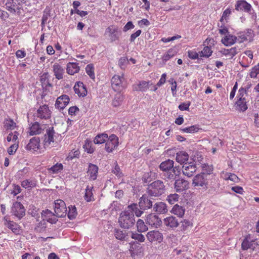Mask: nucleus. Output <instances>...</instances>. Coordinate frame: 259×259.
I'll return each instance as SVG.
<instances>
[{
    "label": "nucleus",
    "instance_id": "13d9d810",
    "mask_svg": "<svg viewBox=\"0 0 259 259\" xmlns=\"http://www.w3.org/2000/svg\"><path fill=\"white\" fill-rule=\"evenodd\" d=\"M179 198V195L176 193L171 194L167 196L166 200L171 204L177 202Z\"/></svg>",
    "mask_w": 259,
    "mask_h": 259
},
{
    "label": "nucleus",
    "instance_id": "e2e57ef3",
    "mask_svg": "<svg viewBox=\"0 0 259 259\" xmlns=\"http://www.w3.org/2000/svg\"><path fill=\"white\" fill-rule=\"evenodd\" d=\"M21 185L23 188L30 189L35 186V184L32 181L26 180L22 182Z\"/></svg>",
    "mask_w": 259,
    "mask_h": 259
},
{
    "label": "nucleus",
    "instance_id": "a19ab883",
    "mask_svg": "<svg viewBox=\"0 0 259 259\" xmlns=\"http://www.w3.org/2000/svg\"><path fill=\"white\" fill-rule=\"evenodd\" d=\"M108 138V135L107 134H101L97 135L94 139V142L95 144H101L106 143V141Z\"/></svg>",
    "mask_w": 259,
    "mask_h": 259
},
{
    "label": "nucleus",
    "instance_id": "c756f323",
    "mask_svg": "<svg viewBox=\"0 0 259 259\" xmlns=\"http://www.w3.org/2000/svg\"><path fill=\"white\" fill-rule=\"evenodd\" d=\"M189 158V154L185 151H180L177 153L176 160L180 164H185Z\"/></svg>",
    "mask_w": 259,
    "mask_h": 259
},
{
    "label": "nucleus",
    "instance_id": "4468645a",
    "mask_svg": "<svg viewBox=\"0 0 259 259\" xmlns=\"http://www.w3.org/2000/svg\"><path fill=\"white\" fill-rule=\"evenodd\" d=\"M146 237L151 243L155 242L160 243L163 239L162 234L158 230L149 231L146 234Z\"/></svg>",
    "mask_w": 259,
    "mask_h": 259
},
{
    "label": "nucleus",
    "instance_id": "c9c22d12",
    "mask_svg": "<svg viewBox=\"0 0 259 259\" xmlns=\"http://www.w3.org/2000/svg\"><path fill=\"white\" fill-rule=\"evenodd\" d=\"M64 166L61 163L57 162L50 168H48L49 174L51 175L58 174L63 169Z\"/></svg>",
    "mask_w": 259,
    "mask_h": 259
},
{
    "label": "nucleus",
    "instance_id": "0eeeda50",
    "mask_svg": "<svg viewBox=\"0 0 259 259\" xmlns=\"http://www.w3.org/2000/svg\"><path fill=\"white\" fill-rule=\"evenodd\" d=\"M124 78L123 75H114L111 78V83L113 90L117 92H121L124 89L123 82Z\"/></svg>",
    "mask_w": 259,
    "mask_h": 259
},
{
    "label": "nucleus",
    "instance_id": "ea45409f",
    "mask_svg": "<svg viewBox=\"0 0 259 259\" xmlns=\"http://www.w3.org/2000/svg\"><path fill=\"white\" fill-rule=\"evenodd\" d=\"M123 99V96L120 94V92H118L115 95L112 100V105L115 107L119 106L122 104Z\"/></svg>",
    "mask_w": 259,
    "mask_h": 259
},
{
    "label": "nucleus",
    "instance_id": "338daca9",
    "mask_svg": "<svg viewBox=\"0 0 259 259\" xmlns=\"http://www.w3.org/2000/svg\"><path fill=\"white\" fill-rule=\"evenodd\" d=\"M188 56L189 58L195 60L199 57V54L194 50H189L188 52Z\"/></svg>",
    "mask_w": 259,
    "mask_h": 259
},
{
    "label": "nucleus",
    "instance_id": "20e7f679",
    "mask_svg": "<svg viewBox=\"0 0 259 259\" xmlns=\"http://www.w3.org/2000/svg\"><path fill=\"white\" fill-rule=\"evenodd\" d=\"M104 35L110 42H112L119 40L121 31L118 26L111 25L106 29Z\"/></svg>",
    "mask_w": 259,
    "mask_h": 259
},
{
    "label": "nucleus",
    "instance_id": "864d4df0",
    "mask_svg": "<svg viewBox=\"0 0 259 259\" xmlns=\"http://www.w3.org/2000/svg\"><path fill=\"white\" fill-rule=\"evenodd\" d=\"M85 71L87 74L92 79H95V73H94V67L93 64H90L87 65L85 67Z\"/></svg>",
    "mask_w": 259,
    "mask_h": 259
},
{
    "label": "nucleus",
    "instance_id": "cd10ccee",
    "mask_svg": "<svg viewBox=\"0 0 259 259\" xmlns=\"http://www.w3.org/2000/svg\"><path fill=\"white\" fill-rule=\"evenodd\" d=\"M80 70L78 64L74 62H69L67 64L66 71L67 73L69 75H74L78 73Z\"/></svg>",
    "mask_w": 259,
    "mask_h": 259
},
{
    "label": "nucleus",
    "instance_id": "393cba45",
    "mask_svg": "<svg viewBox=\"0 0 259 259\" xmlns=\"http://www.w3.org/2000/svg\"><path fill=\"white\" fill-rule=\"evenodd\" d=\"M251 9V6L243 0L237 1L235 5V10L237 11L243 10L246 12H249Z\"/></svg>",
    "mask_w": 259,
    "mask_h": 259
},
{
    "label": "nucleus",
    "instance_id": "052dcab7",
    "mask_svg": "<svg viewBox=\"0 0 259 259\" xmlns=\"http://www.w3.org/2000/svg\"><path fill=\"white\" fill-rule=\"evenodd\" d=\"M21 189L19 185L13 184L12 188L10 190V193L14 196H16L21 192Z\"/></svg>",
    "mask_w": 259,
    "mask_h": 259
},
{
    "label": "nucleus",
    "instance_id": "603ef678",
    "mask_svg": "<svg viewBox=\"0 0 259 259\" xmlns=\"http://www.w3.org/2000/svg\"><path fill=\"white\" fill-rule=\"evenodd\" d=\"M232 12L230 8L226 9L223 13L222 17L220 19V22L221 23L227 22Z\"/></svg>",
    "mask_w": 259,
    "mask_h": 259
},
{
    "label": "nucleus",
    "instance_id": "0e129e2a",
    "mask_svg": "<svg viewBox=\"0 0 259 259\" xmlns=\"http://www.w3.org/2000/svg\"><path fill=\"white\" fill-rule=\"evenodd\" d=\"M132 238L135 240L139 241L140 242H144L145 239L143 235L137 233H133L132 235Z\"/></svg>",
    "mask_w": 259,
    "mask_h": 259
},
{
    "label": "nucleus",
    "instance_id": "e433bc0d",
    "mask_svg": "<svg viewBox=\"0 0 259 259\" xmlns=\"http://www.w3.org/2000/svg\"><path fill=\"white\" fill-rule=\"evenodd\" d=\"M163 223L165 225L170 228L177 227L179 225L177 220L172 216L168 217L164 219Z\"/></svg>",
    "mask_w": 259,
    "mask_h": 259
},
{
    "label": "nucleus",
    "instance_id": "69168bd1",
    "mask_svg": "<svg viewBox=\"0 0 259 259\" xmlns=\"http://www.w3.org/2000/svg\"><path fill=\"white\" fill-rule=\"evenodd\" d=\"M115 164V166L112 169V172L117 177L120 178L123 176V174L116 162Z\"/></svg>",
    "mask_w": 259,
    "mask_h": 259
},
{
    "label": "nucleus",
    "instance_id": "4d7b16f0",
    "mask_svg": "<svg viewBox=\"0 0 259 259\" xmlns=\"http://www.w3.org/2000/svg\"><path fill=\"white\" fill-rule=\"evenodd\" d=\"M259 74V63L252 67L249 73V76L252 78H255Z\"/></svg>",
    "mask_w": 259,
    "mask_h": 259
},
{
    "label": "nucleus",
    "instance_id": "de8ad7c7",
    "mask_svg": "<svg viewBox=\"0 0 259 259\" xmlns=\"http://www.w3.org/2000/svg\"><path fill=\"white\" fill-rule=\"evenodd\" d=\"M176 55V51L172 49H169L162 57L163 62H166Z\"/></svg>",
    "mask_w": 259,
    "mask_h": 259
},
{
    "label": "nucleus",
    "instance_id": "09e8293b",
    "mask_svg": "<svg viewBox=\"0 0 259 259\" xmlns=\"http://www.w3.org/2000/svg\"><path fill=\"white\" fill-rule=\"evenodd\" d=\"M19 135V133L18 132H11L10 133L7 137V140L8 142H13L14 143H19L18 141V137Z\"/></svg>",
    "mask_w": 259,
    "mask_h": 259
},
{
    "label": "nucleus",
    "instance_id": "c03bdc74",
    "mask_svg": "<svg viewBox=\"0 0 259 259\" xmlns=\"http://www.w3.org/2000/svg\"><path fill=\"white\" fill-rule=\"evenodd\" d=\"M202 171L204 174L207 175V177H208L212 173L213 171V167L212 165H208L207 163H203L201 165Z\"/></svg>",
    "mask_w": 259,
    "mask_h": 259
},
{
    "label": "nucleus",
    "instance_id": "c85d7f7f",
    "mask_svg": "<svg viewBox=\"0 0 259 259\" xmlns=\"http://www.w3.org/2000/svg\"><path fill=\"white\" fill-rule=\"evenodd\" d=\"M222 42L226 46H230L238 42L237 37L232 34L226 35L222 39Z\"/></svg>",
    "mask_w": 259,
    "mask_h": 259
},
{
    "label": "nucleus",
    "instance_id": "680f3d73",
    "mask_svg": "<svg viewBox=\"0 0 259 259\" xmlns=\"http://www.w3.org/2000/svg\"><path fill=\"white\" fill-rule=\"evenodd\" d=\"M247 95V92H246V90L242 87L238 90L237 98L239 99H246Z\"/></svg>",
    "mask_w": 259,
    "mask_h": 259
},
{
    "label": "nucleus",
    "instance_id": "a211bd4d",
    "mask_svg": "<svg viewBox=\"0 0 259 259\" xmlns=\"http://www.w3.org/2000/svg\"><path fill=\"white\" fill-rule=\"evenodd\" d=\"M145 221L147 224L156 228L159 226L161 223L160 219L158 216L153 213H150L147 215Z\"/></svg>",
    "mask_w": 259,
    "mask_h": 259
},
{
    "label": "nucleus",
    "instance_id": "6ab92c4d",
    "mask_svg": "<svg viewBox=\"0 0 259 259\" xmlns=\"http://www.w3.org/2000/svg\"><path fill=\"white\" fill-rule=\"evenodd\" d=\"M70 98L68 95H63L59 97L56 101L55 106L60 109H63L69 103Z\"/></svg>",
    "mask_w": 259,
    "mask_h": 259
},
{
    "label": "nucleus",
    "instance_id": "9d476101",
    "mask_svg": "<svg viewBox=\"0 0 259 259\" xmlns=\"http://www.w3.org/2000/svg\"><path fill=\"white\" fill-rule=\"evenodd\" d=\"M54 211L57 217H65L67 213L65 203L62 200H57L54 202Z\"/></svg>",
    "mask_w": 259,
    "mask_h": 259
},
{
    "label": "nucleus",
    "instance_id": "7c9ffc66",
    "mask_svg": "<svg viewBox=\"0 0 259 259\" xmlns=\"http://www.w3.org/2000/svg\"><path fill=\"white\" fill-rule=\"evenodd\" d=\"M235 106L236 109L240 112H244L248 109L246 99H237Z\"/></svg>",
    "mask_w": 259,
    "mask_h": 259
},
{
    "label": "nucleus",
    "instance_id": "58836bf2",
    "mask_svg": "<svg viewBox=\"0 0 259 259\" xmlns=\"http://www.w3.org/2000/svg\"><path fill=\"white\" fill-rule=\"evenodd\" d=\"M174 161L168 159L161 163L159 165L160 169L162 171H168L174 167Z\"/></svg>",
    "mask_w": 259,
    "mask_h": 259
},
{
    "label": "nucleus",
    "instance_id": "a18cd8bd",
    "mask_svg": "<svg viewBox=\"0 0 259 259\" xmlns=\"http://www.w3.org/2000/svg\"><path fill=\"white\" fill-rule=\"evenodd\" d=\"M199 129V125H193L189 127L181 128L180 130L183 133L192 134L198 132Z\"/></svg>",
    "mask_w": 259,
    "mask_h": 259
},
{
    "label": "nucleus",
    "instance_id": "5fc2aeb1",
    "mask_svg": "<svg viewBox=\"0 0 259 259\" xmlns=\"http://www.w3.org/2000/svg\"><path fill=\"white\" fill-rule=\"evenodd\" d=\"M77 214V210L75 206L70 205L68 207V217L70 219H74Z\"/></svg>",
    "mask_w": 259,
    "mask_h": 259
},
{
    "label": "nucleus",
    "instance_id": "473e14b6",
    "mask_svg": "<svg viewBox=\"0 0 259 259\" xmlns=\"http://www.w3.org/2000/svg\"><path fill=\"white\" fill-rule=\"evenodd\" d=\"M3 123L4 127L6 130L13 131L18 127L17 123L10 117L5 118Z\"/></svg>",
    "mask_w": 259,
    "mask_h": 259
},
{
    "label": "nucleus",
    "instance_id": "bf43d9fd",
    "mask_svg": "<svg viewBox=\"0 0 259 259\" xmlns=\"http://www.w3.org/2000/svg\"><path fill=\"white\" fill-rule=\"evenodd\" d=\"M127 234L125 232L120 230H116L115 232V237L117 239L123 240Z\"/></svg>",
    "mask_w": 259,
    "mask_h": 259
},
{
    "label": "nucleus",
    "instance_id": "72a5a7b5",
    "mask_svg": "<svg viewBox=\"0 0 259 259\" xmlns=\"http://www.w3.org/2000/svg\"><path fill=\"white\" fill-rule=\"evenodd\" d=\"M221 53L228 58L232 59L238 53V52L236 47H232L230 49H223Z\"/></svg>",
    "mask_w": 259,
    "mask_h": 259
},
{
    "label": "nucleus",
    "instance_id": "f03ea898",
    "mask_svg": "<svg viewBox=\"0 0 259 259\" xmlns=\"http://www.w3.org/2000/svg\"><path fill=\"white\" fill-rule=\"evenodd\" d=\"M165 186L162 181L157 180L152 183L148 187V193L151 196L158 197L164 193Z\"/></svg>",
    "mask_w": 259,
    "mask_h": 259
},
{
    "label": "nucleus",
    "instance_id": "3c124183",
    "mask_svg": "<svg viewBox=\"0 0 259 259\" xmlns=\"http://www.w3.org/2000/svg\"><path fill=\"white\" fill-rule=\"evenodd\" d=\"M137 228L139 232H144L148 230V227L145 224L144 221L139 219L137 222Z\"/></svg>",
    "mask_w": 259,
    "mask_h": 259
},
{
    "label": "nucleus",
    "instance_id": "f8f14e48",
    "mask_svg": "<svg viewBox=\"0 0 259 259\" xmlns=\"http://www.w3.org/2000/svg\"><path fill=\"white\" fill-rule=\"evenodd\" d=\"M254 37V33L252 30L248 29L244 31L240 32L237 34V41L239 43L244 41L252 40Z\"/></svg>",
    "mask_w": 259,
    "mask_h": 259
},
{
    "label": "nucleus",
    "instance_id": "79ce46f5",
    "mask_svg": "<svg viewBox=\"0 0 259 259\" xmlns=\"http://www.w3.org/2000/svg\"><path fill=\"white\" fill-rule=\"evenodd\" d=\"M222 177L226 180H230L235 183H238L239 181L238 177L234 174L223 172Z\"/></svg>",
    "mask_w": 259,
    "mask_h": 259
},
{
    "label": "nucleus",
    "instance_id": "f704fd0d",
    "mask_svg": "<svg viewBox=\"0 0 259 259\" xmlns=\"http://www.w3.org/2000/svg\"><path fill=\"white\" fill-rule=\"evenodd\" d=\"M94 187L93 186L88 185L86 187L84 199L87 202H91L95 200L93 190Z\"/></svg>",
    "mask_w": 259,
    "mask_h": 259
},
{
    "label": "nucleus",
    "instance_id": "49530a36",
    "mask_svg": "<svg viewBox=\"0 0 259 259\" xmlns=\"http://www.w3.org/2000/svg\"><path fill=\"white\" fill-rule=\"evenodd\" d=\"M83 148L87 153H93L95 151V147L93 146V144L92 142L89 140L87 139L85 141V143L83 145Z\"/></svg>",
    "mask_w": 259,
    "mask_h": 259
},
{
    "label": "nucleus",
    "instance_id": "6e6552de",
    "mask_svg": "<svg viewBox=\"0 0 259 259\" xmlns=\"http://www.w3.org/2000/svg\"><path fill=\"white\" fill-rule=\"evenodd\" d=\"M3 220L4 225L11 230L14 234L18 235L22 233L23 229L21 227L13 221L10 220L8 216H5Z\"/></svg>",
    "mask_w": 259,
    "mask_h": 259
},
{
    "label": "nucleus",
    "instance_id": "1a4fd4ad",
    "mask_svg": "<svg viewBox=\"0 0 259 259\" xmlns=\"http://www.w3.org/2000/svg\"><path fill=\"white\" fill-rule=\"evenodd\" d=\"M40 139L38 137H33L30 139L28 143L26 146V149L33 153H40Z\"/></svg>",
    "mask_w": 259,
    "mask_h": 259
},
{
    "label": "nucleus",
    "instance_id": "37998d69",
    "mask_svg": "<svg viewBox=\"0 0 259 259\" xmlns=\"http://www.w3.org/2000/svg\"><path fill=\"white\" fill-rule=\"evenodd\" d=\"M185 210V209L182 206L176 204L173 207L172 212L179 217L181 218L184 215Z\"/></svg>",
    "mask_w": 259,
    "mask_h": 259
},
{
    "label": "nucleus",
    "instance_id": "bb28decb",
    "mask_svg": "<svg viewBox=\"0 0 259 259\" xmlns=\"http://www.w3.org/2000/svg\"><path fill=\"white\" fill-rule=\"evenodd\" d=\"M139 205L141 209H147L152 207V202L147 197L143 195L140 199Z\"/></svg>",
    "mask_w": 259,
    "mask_h": 259
},
{
    "label": "nucleus",
    "instance_id": "2eb2a0df",
    "mask_svg": "<svg viewBox=\"0 0 259 259\" xmlns=\"http://www.w3.org/2000/svg\"><path fill=\"white\" fill-rule=\"evenodd\" d=\"M52 112L47 105L40 106L36 112L37 117L41 119H48L51 116Z\"/></svg>",
    "mask_w": 259,
    "mask_h": 259
},
{
    "label": "nucleus",
    "instance_id": "412c9836",
    "mask_svg": "<svg viewBox=\"0 0 259 259\" xmlns=\"http://www.w3.org/2000/svg\"><path fill=\"white\" fill-rule=\"evenodd\" d=\"M42 218L43 220L46 221L51 224H54L56 223L57 219L56 214L53 213V212L48 210H43L42 213Z\"/></svg>",
    "mask_w": 259,
    "mask_h": 259
},
{
    "label": "nucleus",
    "instance_id": "39448f33",
    "mask_svg": "<svg viewBox=\"0 0 259 259\" xmlns=\"http://www.w3.org/2000/svg\"><path fill=\"white\" fill-rule=\"evenodd\" d=\"M6 6L7 10L12 13L19 16L23 13V5L18 0H8Z\"/></svg>",
    "mask_w": 259,
    "mask_h": 259
},
{
    "label": "nucleus",
    "instance_id": "8fccbe9b",
    "mask_svg": "<svg viewBox=\"0 0 259 259\" xmlns=\"http://www.w3.org/2000/svg\"><path fill=\"white\" fill-rule=\"evenodd\" d=\"M244 53L249 58L250 60L248 62V63L246 64L244 63L243 61L242 62H240V63L242 67L247 68L249 66L250 64L251 63L252 60L253 58V52L251 50H246L244 52Z\"/></svg>",
    "mask_w": 259,
    "mask_h": 259
},
{
    "label": "nucleus",
    "instance_id": "423d86ee",
    "mask_svg": "<svg viewBox=\"0 0 259 259\" xmlns=\"http://www.w3.org/2000/svg\"><path fill=\"white\" fill-rule=\"evenodd\" d=\"M118 145V137L115 134H111L108 136L106 141L104 149L107 153H112L117 148Z\"/></svg>",
    "mask_w": 259,
    "mask_h": 259
},
{
    "label": "nucleus",
    "instance_id": "f257e3e1",
    "mask_svg": "<svg viewBox=\"0 0 259 259\" xmlns=\"http://www.w3.org/2000/svg\"><path fill=\"white\" fill-rule=\"evenodd\" d=\"M134 214L128 211H122L118 219V223L121 228L128 229L135 224Z\"/></svg>",
    "mask_w": 259,
    "mask_h": 259
},
{
    "label": "nucleus",
    "instance_id": "a878e982",
    "mask_svg": "<svg viewBox=\"0 0 259 259\" xmlns=\"http://www.w3.org/2000/svg\"><path fill=\"white\" fill-rule=\"evenodd\" d=\"M149 86L150 81L142 80L139 81L137 84L134 85L133 88L134 91L144 92L148 90Z\"/></svg>",
    "mask_w": 259,
    "mask_h": 259
},
{
    "label": "nucleus",
    "instance_id": "4c0bfd02",
    "mask_svg": "<svg viewBox=\"0 0 259 259\" xmlns=\"http://www.w3.org/2000/svg\"><path fill=\"white\" fill-rule=\"evenodd\" d=\"M154 209L159 213H164L167 211L166 204L162 202H158L155 203L154 205Z\"/></svg>",
    "mask_w": 259,
    "mask_h": 259
},
{
    "label": "nucleus",
    "instance_id": "9b49d317",
    "mask_svg": "<svg viewBox=\"0 0 259 259\" xmlns=\"http://www.w3.org/2000/svg\"><path fill=\"white\" fill-rule=\"evenodd\" d=\"M11 212L16 217L21 219L25 214V209L20 202H16L13 204Z\"/></svg>",
    "mask_w": 259,
    "mask_h": 259
},
{
    "label": "nucleus",
    "instance_id": "4be33fe9",
    "mask_svg": "<svg viewBox=\"0 0 259 259\" xmlns=\"http://www.w3.org/2000/svg\"><path fill=\"white\" fill-rule=\"evenodd\" d=\"M53 71L56 78L60 80L63 78L64 70L63 67L58 63H55L53 65Z\"/></svg>",
    "mask_w": 259,
    "mask_h": 259
},
{
    "label": "nucleus",
    "instance_id": "aec40b11",
    "mask_svg": "<svg viewBox=\"0 0 259 259\" xmlns=\"http://www.w3.org/2000/svg\"><path fill=\"white\" fill-rule=\"evenodd\" d=\"M189 183L184 179H179L175 181V189L178 192H183L189 188Z\"/></svg>",
    "mask_w": 259,
    "mask_h": 259
},
{
    "label": "nucleus",
    "instance_id": "5701e85b",
    "mask_svg": "<svg viewBox=\"0 0 259 259\" xmlns=\"http://www.w3.org/2000/svg\"><path fill=\"white\" fill-rule=\"evenodd\" d=\"M43 131L40 124L38 122H35L30 126L28 131V134L30 136H34L40 134Z\"/></svg>",
    "mask_w": 259,
    "mask_h": 259
},
{
    "label": "nucleus",
    "instance_id": "6e6d98bb",
    "mask_svg": "<svg viewBox=\"0 0 259 259\" xmlns=\"http://www.w3.org/2000/svg\"><path fill=\"white\" fill-rule=\"evenodd\" d=\"M212 51L210 47L205 46L200 52V56L208 58L212 54Z\"/></svg>",
    "mask_w": 259,
    "mask_h": 259
},
{
    "label": "nucleus",
    "instance_id": "f3484780",
    "mask_svg": "<svg viewBox=\"0 0 259 259\" xmlns=\"http://www.w3.org/2000/svg\"><path fill=\"white\" fill-rule=\"evenodd\" d=\"M74 92L80 97H84L87 96L88 91L85 85L82 82H76L73 87Z\"/></svg>",
    "mask_w": 259,
    "mask_h": 259
},
{
    "label": "nucleus",
    "instance_id": "b1692460",
    "mask_svg": "<svg viewBox=\"0 0 259 259\" xmlns=\"http://www.w3.org/2000/svg\"><path fill=\"white\" fill-rule=\"evenodd\" d=\"M98 167L92 163H90L87 171V175L91 180H95L97 178Z\"/></svg>",
    "mask_w": 259,
    "mask_h": 259
},
{
    "label": "nucleus",
    "instance_id": "774afa93",
    "mask_svg": "<svg viewBox=\"0 0 259 259\" xmlns=\"http://www.w3.org/2000/svg\"><path fill=\"white\" fill-rule=\"evenodd\" d=\"M18 148V143H14V144L12 145L9 148H8L7 150L8 153L10 155H13L17 151Z\"/></svg>",
    "mask_w": 259,
    "mask_h": 259
},
{
    "label": "nucleus",
    "instance_id": "2f4dec72",
    "mask_svg": "<svg viewBox=\"0 0 259 259\" xmlns=\"http://www.w3.org/2000/svg\"><path fill=\"white\" fill-rule=\"evenodd\" d=\"M256 244L255 240H250L248 237H246L243 241L241 244V247L243 250H247L249 248L254 249Z\"/></svg>",
    "mask_w": 259,
    "mask_h": 259
},
{
    "label": "nucleus",
    "instance_id": "ddd939ff",
    "mask_svg": "<svg viewBox=\"0 0 259 259\" xmlns=\"http://www.w3.org/2000/svg\"><path fill=\"white\" fill-rule=\"evenodd\" d=\"M55 131L53 127H49L44 135V147L45 148L49 147L54 142Z\"/></svg>",
    "mask_w": 259,
    "mask_h": 259
},
{
    "label": "nucleus",
    "instance_id": "dca6fc26",
    "mask_svg": "<svg viewBox=\"0 0 259 259\" xmlns=\"http://www.w3.org/2000/svg\"><path fill=\"white\" fill-rule=\"evenodd\" d=\"M196 164L193 162L185 163L182 167V172L184 175L191 177L196 171Z\"/></svg>",
    "mask_w": 259,
    "mask_h": 259
},
{
    "label": "nucleus",
    "instance_id": "7ed1b4c3",
    "mask_svg": "<svg viewBox=\"0 0 259 259\" xmlns=\"http://www.w3.org/2000/svg\"><path fill=\"white\" fill-rule=\"evenodd\" d=\"M208 180L207 175L200 172L194 177L192 185L195 188L207 189L208 187Z\"/></svg>",
    "mask_w": 259,
    "mask_h": 259
}]
</instances>
